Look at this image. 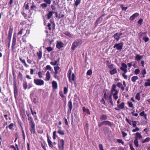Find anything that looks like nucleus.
Segmentation results:
<instances>
[{
	"label": "nucleus",
	"instance_id": "nucleus-1",
	"mask_svg": "<svg viewBox=\"0 0 150 150\" xmlns=\"http://www.w3.org/2000/svg\"><path fill=\"white\" fill-rule=\"evenodd\" d=\"M116 86L115 84H113L111 90V93L113 96V98L115 100L118 98V95L119 91L116 89Z\"/></svg>",
	"mask_w": 150,
	"mask_h": 150
},
{
	"label": "nucleus",
	"instance_id": "nucleus-2",
	"mask_svg": "<svg viewBox=\"0 0 150 150\" xmlns=\"http://www.w3.org/2000/svg\"><path fill=\"white\" fill-rule=\"evenodd\" d=\"M28 120L29 121V123L30 126V130L32 133H35V124L33 119L31 117H29Z\"/></svg>",
	"mask_w": 150,
	"mask_h": 150
},
{
	"label": "nucleus",
	"instance_id": "nucleus-3",
	"mask_svg": "<svg viewBox=\"0 0 150 150\" xmlns=\"http://www.w3.org/2000/svg\"><path fill=\"white\" fill-rule=\"evenodd\" d=\"M82 42L81 40H77L74 41L72 44L71 49L73 50H74L78 46L81 45L82 43Z\"/></svg>",
	"mask_w": 150,
	"mask_h": 150
},
{
	"label": "nucleus",
	"instance_id": "nucleus-4",
	"mask_svg": "<svg viewBox=\"0 0 150 150\" xmlns=\"http://www.w3.org/2000/svg\"><path fill=\"white\" fill-rule=\"evenodd\" d=\"M34 82L36 85L40 86L43 85L44 83L43 80L39 79H34Z\"/></svg>",
	"mask_w": 150,
	"mask_h": 150
},
{
	"label": "nucleus",
	"instance_id": "nucleus-5",
	"mask_svg": "<svg viewBox=\"0 0 150 150\" xmlns=\"http://www.w3.org/2000/svg\"><path fill=\"white\" fill-rule=\"evenodd\" d=\"M123 43L122 42H120L119 43H117L113 47L116 48L118 50H121L122 48Z\"/></svg>",
	"mask_w": 150,
	"mask_h": 150
},
{
	"label": "nucleus",
	"instance_id": "nucleus-6",
	"mask_svg": "<svg viewBox=\"0 0 150 150\" xmlns=\"http://www.w3.org/2000/svg\"><path fill=\"white\" fill-rule=\"evenodd\" d=\"M122 67H120L121 70L123 71L124 72L127 73V66L124 63H122L121 64Z\"/></svg>",
	"mask_w": 150,
	"mask_h": 150
},
{
	"label": "nucleus",
	"instance_id": "nucleus-7",
	"mask_svg": "<svg viewBox=\"0 0 150 150\" xmlns=\"http://www.w3.org/2000/svg\"><path fill=\"white\" fill-rule=\"evenodd\" d=\"M122 35V33H117L113 36L112 37L114 38L117 41L120 39V36Z\"/></svg>",
	"mask_w": 150,
	"mask_h": 150
},
{
	"label": "nucleus",
	"instance_id": "nucleus-8",
	"mask_svg": "<svg viewBox=\"0 0 150 150\" xmlns=\"http://www.w3.org/2000/svg\"><path fill=\"white\" fill-rule=\"evenodd\" d=\"M59 142L60 143L61 146L59 145L58 147L59 148L60 150H64V141L63 139H61L59 140Z\"/></svg>",
	"mask_w": 150,
	"mask_h": 150
},
{
	"label": "nucleus",
	"instance_id": "nucleus-9",
	"mask_svg": "<svg viewBox=\"0 0 150 150\" xmlns=\"http://www.w3.org/2000/svg\"><path fill=\"white\" fill-rule=\"evenodd\" d=\"M45 81H49L51 79V75L50 72L47 71L45 74Z\"/></svg>",
	"mask_w": 150,
	"mask_h": 150
},
{
	"label": "nucleus",
	"instance_id": "nucleus-10",
	"mask_svg": "<svg viewBox=\"0 0 150 150\" xmlns=\"http://www.w3.org/2000/svg\"><path fill=\"white\" fill-rule=\"evenodd\" d=\"M13 87L15 96L16 97V96L17 95V89L16 87V82L15 81H13Z\"/></svg>",
	"mask_w": 150,
	"mask_h": 150
},
{
	"label": "nucleus",
	"instance_id": "nucleus-11",
	"mask_svg": "<svg viewBox=\"0 0 150 150\" xmlns=\"http://www.w3.org/2000/svg\"><path fill=\"white\" fill-rule=\"evenodd\" d=\"M76 77L75 76V74H74L73 73L72 74V76L71 77V76H70V81H69L72 83V81H73L74 82H75L76 81Z\"/></svg>",
	"mask_w": 150,
	"mask_h": 150
},
{
	"label": "nucleus",
	"instance_id": "nucleus-12",
	"mask_svg": "<svg viewBox=\"0 0 150 150\" xmlns=\"http://www.w3.org/2000/svg\"><path fill=\"white\" fill-rule=\"evenodd\" d=\"M139 15V13H135L132 15L129 18V19L131 21L134 20L135 18Z\"/></svg>",
	"mask_w": 150,
	"mask_h": 150
},
{
	"label": "nucleus",
	"instance_id": "nucleus-13",
	"mask_svg": "<svg viewBox=\"0 0 150 150\" xmlns=\"http://www.w3.org/2000/svg\"><path fill=\"white\" fill-rule=\"evenodd\" d=\"M135 135L136 137H135V140H138L142 138L141 134L139 132L136 133Z\"/></svg>",
	"mask_w": 150,
	"mask_h": 150
},
{
	"label": "nucleus",
	"instance_id": "nucleus-14",
	"mask_svg": "<svg viewBox=\"0 0 150 150\" xmlns=\"http://www.w3.org/2000/svg\"><path fill=\"white\" fill-rule=\"evenodd\" d=\"M109 72L110 74L113 75L116 74L117 72V71L116 69L114 68L113 69L110 70Z\"/></svg>",
	"mask_w": 150,
	"mask_h": 150
},
{
	"label": "nucleus",
	"instance_id": "nucleus-15",
	"mask_svg": "<svg viewBox=\"0 0 150 150\" xmlns=\"http://www.w3.org/2000/svg\"><path fill=\"white\" fill-rule=\"evenodd\" d=\"M47 142L49 146L51 147H52L53 146L52 143V142L49 139V137L48 136V134H47Z\"/></svg>",
	"mask_w": 150,
	"mask_h": 150
},
{
	"label": "nucleus",
	"instance_id": "nucleus-16",
	"mask_svg": "<svg viewBox=\"0 0 150 150\" xmlns=\"http://www.w3.org/2000/svg\"><path fill=\"white\" fill-rule=\"evenodd\" d=\"M106 62L109 63V64H107L108 68L110 69V70L113 69L114 68V64H110L109 61H107Z\"/></svg>",
	"mask_w": 150,
	"mask_h": 150
},
{
	"label": "nucleus",
	"instance_id": "nucleus-17",
	"mask_svg": "<svg viewBox=\"0 0 150 150\" xmlns=\"http://www.w3.org/2000/svg\"><path fill=\"white\" fill-rule=\"evenodd\" d=\"M63 44L61 42H59L57 43L56 45V47L58 49H60L63 47Z\"/></svg>",
	"mask_w": 150,
	"mask_h": 150
},
{
	"label": "nucleus",
	"instance_id": "nucleus-18",
	"mask_svg": "<svg viewBox=\"0 0 150 150\" xmlns=\"http://www.w3.org/2000/svg\"><path fill=\"white\" fill-rule=\"evenodd\" d=\"M117 86L119 88H120L123 91L125 90V87L123 86L122 83L120 82H118L117 84Z\"/></svg>",
	"mask_w": 150,
	"mask_h": 150
},
{
	"label": "nucleus",
	"instance_id": "nucleus-19",
	"mask_svg": "<svg viewBox=\"0 0 150 150\" xmlns=\"http://www.w3.org/2000/svg\"><path fill=\"white\" fill-rule=\"evenodd\" d=\"M52 86L53 88L56 89L57 88V82L55 81H53L52 82Z\"/></svg>",
	"mask_w": 150,
	"mask_h": 150
},
{
	"label": "nucleus",
	"instance_id": "nucleus-20",
	"mask_svg": "<svg viewBox=\"0 0 150 150\" xmlns=\"http://www.w3.org/2000/svg\"><path fill=\"white\" fill-rule=\"evenodd\" d=\"M139 114L141 116L143 117L145 120H147V115L145 114L144 111H142L140 112Z\"/></svg>",
	"mask_w": 150,
	"mask_h": 150
},
{
	"label": "nucleus",
	"instance_id": "nucleus-21",
	"mask_svg": "<svg viewBox=\"0 0 150 150\" xmlns=\"http://www.w3.org/2000/svg\"><path fill=\"white\" fill-rule=\"evenodd\" d=\"M107 119V116L103 114L100 116V119L101 120H106Z\"/></svg>",
	"mask_w": 150,
	"mask_h": 150
},
{
	"label": "nucleus",
	"instance_id": "nucleus-22",
	"mask_svg": "<svg viewBox=\"0 0 150 150\" xmlns=\"http://www.w3.org/2000/svg\"><path fill=\"white\" fill-rule=\"evenodd\" d=\"M68 105L70 109V111H71L72 108V103L71 101V100H70L68 102Z\"/></svg>",
	"mask_w": 150,
	"mask_h": 150
},
{
	"label": "nucleus",
	"instance_id": "nucleus-23",
	"mask_svg": "<svg viewBox=\"0 0 150 150\" xmlns=\"http://www.w3.org/2000/svg\"><path fill=\"white\" fill-rule=\"evenodd\" d=\"M138 77L137 76H132L131 78L132 81L133 82H135L138 79Z\"/></svg>",
	"mask_w": 150,
	"mask_h": 150
},
{
	"label": "nucleus",
	"instance_id": "nucleus-24",
	"mask_svg": "<svg viewBox=\"0 0 150 150\" xmlns=\"http://www.w3.org/2000/svg\"><path fill=\"white\" fill-rule=\"evenodd\" d=\"M54 12H53L52 11H50L49 13L47 15V18L48 19H50L51 17L52 16Z\"/></svg>",
	"mask_w": 150,
	"mask_h": 150
},
{
	"label": "nucleus",
	"instance_id": "nucleus-25",
	"mask_svg": "<svg viewBox=\"0 0 150 150\" xmlns=\"http://www.w3.org/2000/svg\"><path fill=\"white\" fill-rule=\"evenodd\" d=\"M147 33L146 32H145L144 33H139L138 34L139 37L140 38H142L143 36H144L145 37L146 36V34Z\"/></svg>",
	"mask_w": 150,
	"mask_h": 150
},
{
	"label": "nucleus",
	"instance_id": "nucleus-26",
	"mask_svg": "<svg viewBox=\"0 0 150 150\" xmlns=\"http://www.w3.org/2000/svg\"><path fill=\"white\" fill-rule=\"evenodd\" d=\"M72 71L71 69H70L68 72L67 76L69 79V81H70V76L71 73Z\"/></svg>",
	"mask_w": 150,
	"mask_h": 150
},
{
	"label": "nucleus",
	"instance_id": "nucleus-27",
	"mask_svg": "<svg viewBox=\"0 0 150 150\" xmlns=\"http://www.w3.org/2000/svg\"><path fill=\"white\" fill-rule=\"evenodd\" d=\"M59 129L57 131V132L59 134L64 135V132L63 130H62L60 129L61 127H59Z\"/></svg>",
	"mask_w": 150,
	"mask_h": 150
},
{
	"label": "nucleus",
	"instance_id": "nucleus-28",
	"mask_svg": "<svg viewBox=\"0 0 150 150\" xmlns=\"http://www.w3.org/2000/svg\"><path fill=\"white\" fill-rule=\"evenodd\" d=\"M143 57V56H141L137 54L135 57V59L137 61H139Z\"/></svg>",
	"mask_w": 150,
	"mask_h": 150
},
{
	"label": "nucleus",
	"instance_id": "nucleus-29",
	"mask_svg": "<svg viewBox=\"0 0 150 150\" xmlns=\"http://www.w3.org/2000/svg\"><path fill=\"white\" fill-rule=\"evenodd\" d=\"M82 108L83 112H86L88 115L90 114V112L88 109L85 108L84 107H83Z\"/></svg>",
	"mask_w": 150,
	"mask_h": 150
},
{
	"label": "nucleus",
	"instance_id": "nucleus-30",
	"mask_svg": "<svg viewBox=\"0 0 150 150\" xmlns=\"http://www.w3.org/2000/svg\"><path fill=\"white\" fill-rule=\"evenodd\" d=\"M41 146L42 148L44 149L45 150H46V143L45 142H42L41 143Z\"/></svg>",
	"mask_w": 150,
	"mask_h": 150
},
{
	"label": "nucleus",
	"instance_id": "nucleus-31",
	"mask_svg": "<svg viewBox=\"0 0 150 150\" xmlns=\"http://www.w3.org/2000/svg\"><path fill=\"white\" fill-rule=\"evenodd\" d=\"M64 34L68 36L69 38H71L72 37V35L68 32H65L64 33Z\"/></svg>",
	"mask_w": 150,
	"mask_h": 150
},
{
	"label": "nucleus",
	"instance_id": "nucleus-32",
	"mask_svg": "<svg viewBox=\"0 0 150 150\" xmlns=\"http://www.w3.org/2000/svg\"><path fill=\"white\" fill-rule=\"evenodd\" d=\"M127 104L129 107L132 108V109L134 108V107L132 102L129 101L127 102Z\"/></svg>",
	"mask_w": 150,
	"mask_h": 150
},
{
	"label": "nucleus",
	"instance_id": "nucleus-33",
	"mask_svg": "<svg viewBox=\"0 0 150 150\" xmlns=\"http://www.w3.org/2000/svg\"><path fill=\"white\" fill-rule=\"evenodd\" d=\"M104 125H105L111 126V122L108 121H104Z\"/></svg>",
	"mask_w": 150,
	"mask_h": 150
},
{
	"label": "nucleus",
	"instance_id": "nucleus-34",
	"mask_svg": "<svg viewBox=\"0 0 150 150\" xmlns=\"http://www.w3.org/2000/svg\"><path fill=\"white\" fill-rule=\"evenodd\" d=\"M38 56L39 59H40L42 57V52L41 51L37 52Z\"/></svg>",
	"mask_w": 150,
	"mask_h": 150
},
{
	"label": "nucleus",
	"instance_id": "nucleus-35",
	"mask_svg": "<svg viewBox=\"0 0 150 150\" xmlns=\"http://www.w3.org/2000/svg\"><path fill=\"white\" fill-rule=\"evenodd\" d=\"M125 104L124 103H122L118 106V107L120 109H123L124 107Z\"/></svg>",
	"mask_w": 150,
	"mask_h": 150
},
{
	"label": "nucleus",
	"instance_id": "nucleus-36",
	"mask_svg": "<svg viewBox=\"0 0 150 150\" xmlns=\"http://www.w3.org/2000/svg\"><path fill=\"white\" fill-rule=\"evenodd\" d=\"M38 74L39 78L41 79L43 78V75L41 71H39L38 72Z\"/></svg>",
	"mask_w": 150,
	"mask_h": 150
},
{
	"label": "nucleus",
	"instance_id": "nucleus-37",
	"mask_svg": "<svg viewBox=\"0 0 150 150\" xmlns=\"http://www.w3.org/2000/svg\"><path fill=\"white\" fill-rule=\"evenodd\" d=\"M23 87L25 90L27 89V82L26 81H24L23 83Z\"/></svg>",
	"mask_w": 150,
	"mask_h": 150
},
{
	"label": "nucleus",
	"instance_id": "nucleus-38",
	"mask_svg": "<svg viewBox=\"0 0 150 150\" xmlns=\"http://www.w3.org/2000/svg\"><path fill=\"white\" fill-rule=\"evenodd\" d=\"M52 69V68L49 65H47L45 67V71H46L47 70H51Z\"/></svg>",
	"mask_w": 150,
	"mask_h": 150
},
{
	"label": "nucleus",
	"instance_id": "nucleus-39",
	"mask_svg": "<svg viewBox=\"0 0 150 150\" xmlns=\"http://www.w3.org/2000/svg\"><path fill=\"white\" fill-rule=\"evenodd\" d=\"M150 141V138L149 137H147L144 140H143L142 142V143H144L146 142H148L149 141Z\"/></svg>",
	"mask_w": 150,
	"mask_h": 150
},
{
	"label": "nucleus",
	"instance_id": "nucleus-40",
	"mask_svg": "<svg viewBox=\"0 0 150 150\" xmlns=\"http://www.w3.org/2000/svg\"><path fill=\"white\" fill-rule=\"evenodd\" d=\"M16 38H15L14 37L13 38V41H12V46L13 47L15 46L16 45Z\"/></svg>",
	"mask_w": 150,
	"mask_h": 150
},
{
	"label": "nucleus",
	"instance_id": "nucleus-41",
	"mask_svg": "<svg viewBox=\"0 0 150 150\" xmlns=\"http://www.w3.org/2000/svg\"><path fill=\"white\" fill-rule=\"evenodd\" d=\"M40 6L42 8H44L47 7V5L45 3H43L40 5Z\"/></svg>",
	"mask_w": 150,
	"mask_h": 150
},
{
	"label": "nucleus",
	"instance_id": "nucleus-42",
	"mask_svg": "<svg viewBox=\"0 0 150 150\" xmlns=\"http://www.w3.org/2000/svg\"><path fill=\"white\" fill-rule=\"evenodd\" d=\"M135 98L138 100H140V96L139 93H138L137 94L135 97Z\"/></svg>",
	"mask_w": 150,
	"mask_h": 150
},
{
	"label": "nucleus",
	"instance_id": "nucleus-43",
	"mask_svg": "<svg viewBox=\"0 0 150 150\" xmlns=\"http://www.w3.org/2000/svg\"><path fill=\"white\" fill-rule=\"evenodd\" d=\"M92 71L91 69H89L87 72V74L88 75H91L92 74Z\"/></svg>",
	"mask_w": 150,
	"mask_h": 150
},
{
	"label": "nucleus",
	"instance_id": "nucleus-44",
	"mask_svg": "<svg viewBox=\"0 0 150 150\" xmlns=\"http://www.w3.org/2000/svg\"><path fill=\"white\" fill-rule=\"evenodd\" d=\"M146 73V71L145 69H144L142 71V74L143 75V77H144L145 76V75Z\"/></svg>",
	"mask_w": 150,
	"mask_h": 150
},
{
	"label": "nucleus",
	"instance_id": "nucleus-45",
	"mask_svg": "<svg viewBox=\"0 0 150 150\" xmlns=\"http://www.w3.org/2000/svg\"><path fill=\"white\" fill-rule=\"evenodd\" d=\"M81 2V0H76L75 2V5L76 6H77Z\"/></svg>",
	"mask_w": 150,
	"mask_h": 150
},
{
	"label": "nucleus",
	"instance_id": "nucleus-46",
	"mask_svg": "<svg viewBox=\"0 0 150 150\" xmlns=\"http://www.w3.org/2000/svg\"><path fill=\"white\" fill-rule=\"evenodd\" d=\"M134 143L136 146L137 147L139 145L138 140L135 139L134 141Z\"/></svg>",
	"mask_w": 150,
	"mask_h": 150
},
{
	"label": "nucleus",
	"instance_id": "nucleus-47",
	"mask_svg": "<svg viewBox=\"0 0 150 150\" xmlns=\"http://www.w3.org/2000/svg\"><path fill=\"white\" fill-rule=\"evenodd\" d=\"M143 40H144L145 42H146L149 41V39L148 37H146L145 36L143 38Z\"/></svg>",
	"mask_w": 150,
	"mask_h": 150
},
{
	"label": "nucleus",
	"instance_id": "nucleus-48",
	"mask_svg": "<svg viewBox=\"0 0 150 150\" xmlns=\"http://www.w3.org/2000/svg\"><path fill=\"white\" fill-rule=\"evenodd\" d=\"M140 71L139 69H136L134 71V73L136 75H137L139 73Z\"/></svg>",
	"mask_w": 150,
	"mask_h": 150
},
{
	"label": "nucleus",
	"instance_id": "nucleus-49",
	"mask_svg": "<svg viewBox=\"0 0 150 150\" xmlns=\"http://www.w3.org/2000/svg\"><path fill=\"white\" fill-rule=\"evenodd\" d=\"M117 142L119 143H121L123 145L124 144V142L122 139H117Z\"/></svg>",
	"mask_w": 150,
	"mask_h": 150
},
{
	"label": "nucleus",
	"instance_id": "nucleus-50",
	"mask_svg": "<svg viewBox=\"0 0 150 150\" xmlns=\"http://www.w3.org/2000/svg\"><path fill=\"white\" fill-rule=\"evenodd\" d=\"M127 73L123 72L122 74V76L123 78L125 79H127V76L125 74Z\"/></svg>",
	"mask_w": 150,
	"mask_h": 150
},
{
	"label": "nucleus",
	"instance_id": "nucleus-51",
	"mask_svg": "<svg viewBox=\"0 0 150 150\" xmlns=\"http://www.w3.org/2000/svg\"><path fill=\"white\" fill-rule=\"evenodd\" d=\"M46 50L48 52H50L52 51L53 50V49L51 47H48L46 48Z\"/></svg>",
	"mask_w": 150,
	"mask_h": 150
},
{
	"label": "nucleus",
	"instance_id": "nucleus-52",
	"mask_svg": "<svg viewBox=\"0 0 150 150\" xmlns=\"http://www.w3.org/2000/svg\"><path fill=\"white\" fill-rule=\"evenodd\" d=\"M133 122L132 125L134 127H136L137 126V122L136 121H132Z\"/></svg>",
	"mask_w": 150,
	"mask_h": 150
},
{
	"label": "nucleus",
	"instance_id": "nucleus-53",
	"mask_svg": "<svg viewBox=\"0 0 150 150\" xmlns=\"http://www.w3.org/2000/svg\"><path fill=\"white\" fill-rule=\"evenodd\" d=\"M139 130V129L137 127H135V128L134 129H133L132 130V132H136L138 131Z\"/></svg>",
	"mask_w": 150,
	"mask_h": 150
},
{
	"label": "nucleus",
	"instance_id": "nucleus-54",
	"mask_svg": "<svg viewBox=\"0 0 150 150\" xmlns=\"http://www.w3.org/2000/svg\"><path fill=\"white\" fill-rule=\"evenodd\" d=\"M122 135H123V137H125L127 135V133L125 132L122 131L121 132Z\"/></svg>",
	"mask_w": 150,
	"mask_h": 150
},
{
	"label": "nucleus",
	"instance_id": "nucleus-55",
	"mask_svg": "<svg viewBox=\"0 0 150 150\" xmlns=\"http://www.w3.org/2000/svg\"><path fill=\"white\" fill-rule=\"evenodd\" d=\"M44 1L48 4H50L51 3L50 0H44Z\"/></svg>",
	"mask_w": 150,
	"mask_h": 150
},
{
	"label": "nucleus",
	"instance_id": "nucleus-56",
	"mask_svg": "<svg viewBox=\"0 0 150 150\" xmlns=\"http://www.w3.org/2000/svg\"><path fill=\"white\" fill-rule=\"evenodd\" d=\"M99 147L100 150H104L103 145L101 144H100L99 145Z\"/></svg>",
	"mask_w": 150,
	"mask_h": 150
},
{
	"label": "nucleus",
	"instance_id": "nucleus-57",
	"mask_svg": "<svg viewBox=\"0 0 150 150\" xmlns=\"http://www.w3.org/2000/svg\"><path fill=\"white\" fill-rule=\"evenodd\" d=\"M68 91V89L66 87H65L64 88V93L66 94Z\"/></svg>",
	"mask_w": 150,
	"mask_h": 150
},
{
	"label": "nucleus",
	"instance_id": "nucleus-58",
	"mask_svg": "<svg viewBox=\"0 0 150 150\" xmlns=\"http://www.w3.org/2000/svg\"><path fill=\"white\" fill-rule=\"evenodd\" d=\"M121 6L122 7V10H126L127 8V7H124L123 6V5L122 4L121 5Z\"/></svg>",
	"mask_w": 150,
	"mask_h": 150
},
{
	"label": "nucleus",
	"instance_id": "nucleus-59",
	"mask_svg": "<svg viewBox=\"0 0 150 150\" xmlns=\"http://www.w3.org/2000/svg\"><path fill=\"white\" fill-rule=\"evenodd\" d=\"M57 63V61H55V62H51L50 64L53 65H55Z\"/></svg>",
	"mask_w": 150,
	"mask_h": 150
},
{
	"label": "nucleus",
	"instance_id": "nucleus-60",
	"mask_svg": "<svg viewBox=\"0 0 150 150\" xmlns=\"http://www.w3.org/2000/svg\"><path fill=\"white\" fill-rule=\"evenodd\" d=\"M23 28L21 29V30H20V31L18 33V35H21L23 33Z\"/></svg>",
	"mask_w": 150,
	"mask_h": 150
},
{
	"label": "nucleus",
	"instance_id": "nucleus-61",
	"mask_svg": "<svg viewBox=\"0 0 150 150\" xmlns=\"http://www.w3.org/2000/svg\"><path fill=\"white\" fill-rule=\"evenodd\" d=\"M59 95L60 96L62 97V98H64L65 96L62 93V91H60L59 92Z\"/></svg>",
	"mask_w": 150,
	"mask_h": 150
},
{
	"label": "nucleus",
	"instance_id": "nucleus-62",
	"mask_svg": "<svg viewBox=\"0 0 150 150\" xmlns=\"http://www.w3.org/2000/svg\"><path fill=\"white\" fill-rule=\"evenodd\" d=\"M19 77L20 79L21 80H22L23 79V76L22 74L21 73H20L19 74Z\"/></svg>",
	"mask_w": 150,
	"mask_h": 150
},
{
	"label": "nucleus",
	"instance_id": "nucleus-63",
	"mask_svg": "<svg viewBox=\"0 0 150 150\" xmlns=\"http://www.w3.org/2000/svg\"><path fill=\"white\" fill-rule=\"evenodd\" d=\"M130 149L131 150H135V149L132 146V144L131 143L129 144Z\"/></svg>",
	"mask_w": 150,
	"mask_h": 150
},
{
	"label": "nucleus",
	"instance_id": "nucleus-64",
	"mask_svg": "<svg viewBox=\"0 0 150 150\" xmlns=\"http://www.w3.org/2000/svg\"><path fill=\"white\" fill-rule=\"evenodd\" d=\"M144 86H150V82H146L145 83Z\"/></svg>",
	"mask_w": 150,
	"mask_h": 150
}]
</instances>
